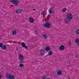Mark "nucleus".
Segmentation results:
<instances>
[{
    "label": "nucleus",
    "instance_id": "nucleus-26",
    "mask_svg": "<svg viewBox=\"0 0 79 79\" xmlns=\"http://www.w3.org/2000/svg\"><path fill=\"white\" fill-rule=\"evenodd\" d=\"M3 46V44L2 43H0V47H1V48H2Z\"/></svg>",
    "mask_w": 79,
    "mask_h": 79
},
{
    "label": "nucleus",
    "instance_id": "nucleus-13",
    "mask_svg": "<svg viewBox=\"0 0 79 79\" xmlns=\"http://www.w3.org/2000/svg\"><path fill=\"white\" fill-rule=\"evenodd\" d=\"M19 60H24V56H23L21 55H20L19 56Z\"/></svg>",
    "mask_w": 79,
    "mask_h": 79
},
{
    "label": "nucleus",
    "instance_id": "nucleus-9",
    "mask_svg": "<svg viewBox=\"0 0 79 79\" xmlns=\"http://www.w3.org/2000/svg\"><path fill=\"white\" fill-rule=\"evenodd\" d=\"M51 48L49 46H46L45 48V50L46 52H48L49 50H50Z\"/></svg>",
    "mask_w": 79,
    "mask_h": 79
},
{
    "label": "nucleus",
    "instance_id": "nucleus-10",
    "mask_svg": "<svg viewBox=\"0 0 79 79\" xmlns=\"http://www.w3.org/2000/svg\"><path fill=\"white\" fill-rule=\"evenodd\" d=\"M57 74L58 76H60V75H61L62 74V71L61 70H59L57 72Z\"/></svg>",
    "mask_w": 79,
    "mask_h": 79
},
{
    "label": "nucleus",
    "instance_id": "nucleus-12",
    "mask_svg": "<svg viewBox=\"0 0 79 79\" xmlns=\"http://www.w3.org/2000/svg\"><path fill=\"white\" fill-rule=\"evenodd\" d=\"M6 45L5 44L4 45H3L2 47V50H6Z\"/></svg>",
    "mask_w": 79,
    "mask_h": 79
},
{
    "label": "nucleus",
    "instance_id": "nucleus-11",
    "mask_svg": "<svg viewBox=\"0 0 79 79\" xmlns=\"http://www.w3.org/2000/svg\"><path fill=\"white\" fill-rule=\"evenodd\" d=\"M29 22L31 23H34V20L33 18H31L29 19Z\"/></svg>",
    "mask_w": 79,
    "mask_h": 79
},
{
    "label": "nucleus",
    "instance_id": "nucleus-23",
    "mask_svg": "<svg viewBox=\"0 0 79 79\" xmlns=\"http://www.w3.org/2000/svg\"><path fill=\"white\" fill-rule=\"evenodd\" d=\"M76 34H79V29L77 30L76 31Z\"/></svg>",
    "mask_w": 79,
    "mask_h": 79
},
{
    "label": "nucleus",
    "instance_id": "nucleus-7",
    "mask_svg": "<svg viewBox=\"0 0 79 79\" xmlns=\"http://www.w3.org/2000/svg\"><path fill=\"white\" fill-rule=\"evenodd\" d=\"M40 54L41 56H43L44 55V50H43V49H41L40 51Z\"/></svg>",
    "mask_w": 79,
    "mask_h": 79
},
{
    "label": "nucleus",
    "instance_id": "nucleus-32",
    "mask_svg": "<svg viewBox=\"0 0 79 79\" xmlns=\"http://www.w3.org/2000/svg\"><path fill=\"white\" fill-rule=\"evenodd\" d=\"M45 19H46L45 18H44L43 19L44 21H45Z\"/></svg>",
    "mask_w": 79,
    "mask_h": 79
},
{
    "label": "nucleus",
    "instance_id": "nucleus-27",
    "mask_svg": "<svg viewBox=\"0 0 79 79\" xmlns=\"http://www.w3.org/2000/svg\"><path fill=\"white\" fill-rule=\"evenodd\" d=\"M44 13H45V11H43L41 12V15H44Z\"/></svg>",
    "mask_w": 79,
    "mask_h": 79
},
{
    "label": "nucleus",
    "instance_id": "nucleus-19",
    "mask_svg": "<svg viewBox=\"0 0 79 79\" xmlns=\"http://www.w3.org/2000/svg\"><path fill=\"white\" fill-rule=\"evenodd\" d=\"M43 37H44V39H47V35L46 34H44L43 35Z\"/></svg>",
    "mask_w": 79,
    "mask_h": 79
},
{
    "label": "nucleus",
    "instance_id": "nucleus-17",
    "mask_svg": "<svg viewBox=\"0 0 79 79\" xmlns=\"http://www.w3.org/2000/svg\"><path fill=\"white\" fill-rule=\"evenodd\" d=\"M16 34V31L14 30L12 32V34L13 35H15Z\"/></svg>",
    "mask_w": 79,
    "mask_h": 79
},
{
    "label": "nucleus",
    "instance_id": "nucleus-35",
    "mask_svg": "<svg viewBox=\"0 0 79 79\" xmlns=\"http://www.w3.org/2000/svg\"><path fill=\"white\" fill-rule=\"evenodd\" d=\"M77 44H78V46H79V43H77Z\"/></svg>",
    "mask_w": 79,
    "mask_h": 79
},
{
    "label": "nucleus",
    "instance_id": "nucleus-6",
    "mask_svg": "<svg viewBox=\"0 0 79 79\" xmlns=\"http://www.w3.org/2000/svg\"><path fill=\"white\" fill-rule=\"evenodd\" d=\"M21 45H22V47H23L25 48L26 49H28V48L26 46V44H25V43L24 42L22 43Z\"/></svg>",
    "mask_w": 79,
    "mask_h": 79
},
{
    "label": "nucleus",
    "instance_id": "nucleus-14",
    "mask_svg": "<svg viewBox=\"0 0 79 79\" xmlns=\"http://www.w3.org/2000/svg\"><path fill=\"white\" fill-rule=\"evenodd\" d=\"M20 60L19 62V63H21V64H22V63H23L24 62V59H22Z\"/></svg>",
    "mask_w": 79,
    "mask_h": 79
},
{
    "label": "nucleus",
    "instance_id": "nucleus-4",
    "mask_svg": "<svg viewBox=\"0 0 79 79\" xmlns=\"http://www.w3.org/2000/svg\"><path fill=\"white\" fill-rule=\"evenodd\" d=\"M59 49L60 50L62 51V50H64L65 49V47H64V46L63 45H61L59 47Z\"/></svg>",
    "mask_w": 79,
    "mask_h": 79
},
{
    "label": "nucleus",
    "instance_id": "nucleus-8",
    "mask_svg": "<svg viewBox=\"0 0 79 79\" xmlns=\"http://www.w3.org/2000/svg\"><path fill=\"white\" fill-rule=\"evenodd\" d=\"M6 77L7 79H10L11 78V75L9 73H6Z\"/></svg>",
    "mask_w": 79,
    "mask_h": 79
},
{
    "label": "nucleus",
    "instance_id": "nucleus-20",
    "mask_svg": "<svg viewBox=\"0 0 79 79\" xmlns=\"http://www.w3.org/2000/svg\"><path fill=\"white\" fill-rule=\"evenodd\" d=\"M48 12L50 14H52V13H53V12L52 11V10H51L50 9L49 10Z\"/></svg>",
    "mask_w": 79,
    "mask_h": 79
},
{
    "label": "nucleus",
    "instance_id": "nucleus-29",
    "mask_svg": "<svg viewBox=\"0 0 79 79\" xmlns=\"http://www.w3.org/2000/svg\"><path fill=\"white\" fill-rule=\"evenodd\" d=\"M2 77H3V76L0 74V79H1Z\"/></svg>",
    "mask_w": 79,
    "mask_h": 79
},
{
    "label": "nucleus",
    "instance_id": "nucleus-31",
    "mask_svg": "<svg viewBox=\"0 0 79 79\" xmlns=\"http://www.w3.org/2000/svg\"><path fill=\"white\" fill-rule=\"evenodd\" d=\"M35 34H37V31H35Z\"/></svg>",
    "mask_w": 79,
    "mask_h": 79
},
{
    "label": "nucleus",
    "instance_id": "nucleus-30",
    "mask_svg": "<svg viewBox=\"0 0 79 79\" xmlns=\"http://www.w3.org/2000/svg\"><path fill=\"white\" fill-rule=\"evenodd\" d=\"M71 41H69V46L70 45H71Z\"/></svg>",
    "mask_w": 79,
    "mask_h": 79
},
{
    "label": "nucleus",
    "instance_id": "nucleus-24",
    "mask_svg": "<svg viewBox=\"0 0 79 79\" xmlns=\"http://www.w3.org/2000/svg\"><path fill=\"white\" fill-rule=\"evenodd\" d=\"M23 66H24V64H20L19 65V67H22Z\"/></svg>",
    "mask_w": 79,
    "mask_h": 79
},
{
    "label": "nucleus",
    "instance_id": "nucleus-28",
    "mask_svg": "<svg viewBox=\"0 0 79 79\" xmlns=\"http://www.w3.org/2000/svg\"><path fill=\"white\" fill-rule=\"evenodd\" d=\"M50 18V15H49L48 16V19H49V18Z\"/></svg>",
    "mask_w": 79,
    "mask_h": 79
},
{
    "label": "nucleus",
    "instance_id": "nucleus-18",
    "mask_svg": "<svg viewBox=\"0 0 79 79\" xmlns=\"http://www.w3.org/2000/svg\"><path fill=\"white\" fill-rule=\"evenodd\" d=\"M10 79H15V76L13 75H11Z\"/></svg>",
    "mask_w": 79,
    "mask_h": 79
},
{
    "label": "nucleus",
    "instance_id": "nucleus-1",
    "mask_svg": "<svg viewBox=\"0 0 79 79\" xmlns=\"http://www.w3.org/2000/svg\"><path fill=\"white\" fill-rule=\"evenodd\" d=\"M72 19V15L71 14H68L67 16V18H65L64 20L65 24H68L69 22H70V20Z\"/></svg>",
    "mask_w": 79,
    "mask_h": 79
},
{
    "label": "nucleus",
    "instance_id": "nucleus-15",
    "mask_svg": "<svg viewBox=\"0 0 79 79\" xmlns=\"http://www.w3.org/2000/svg\"><path fill=\"white\" fill-rule=\"evenodd\" d=\"M50 10H51L53 12H54V10H55V7H54L53 6H52V8L50 9Z\"/></svg>",
    "mask_w": 79,
    "mask_h": 79
},
{
    "label": "nucleus",
    "instance_id": "nucleus-22",
    "mask_svg": "<svg viewBox=\"0 0 79 79\" xmlns=\"http://www.w3.org/2000/svg\"><path fill=\"white\" fill-rule=\"evenodd\" d=\"M52 55V51H50L49 52V55Z\"/></svg>",
    "mask_w": 79,
    "mask_h": 79
},
{
    "label": "nucleus",
    "instance_id": "nucleus-5",
    "mask_svg": "<svg viewBox=\"0 0 79 79\" xmlns=\"http://www.w3.org/2000/svg\"><path fill=\"white\" fill-rule=\"evenodd\" d=\"M23 11V10L21 9H18L16 10V13L19 14V13H21V11Z\"/></svg>",
    "mask_w": 79,
    "mask_h": 79
},
{
    "label": "nucleus",
    "instance_id": "nucleus-36",
    "mask_svg": "<svg viewBox=\"0 0 79 79\" xmlns=\"http://www.w3.org/2000/svg\"><path fill=\"white\" fill-rule=\"evenodd\" d=\"M33 10V11H35V9H34Z\"/></svg>",
    "mask_w": 79,
    "mask_h": 79
},
{
    "label": "nucleus",
    "instance_id": "nucleus-37",
    "mask_svg": "<svg viewBox=\"0 0 79 79\" xmlns=\"http://www.w3.org/2000/svg\"><path fill=\"white\" fill-rule=\"evenodd\" d=\"M78 56H76V57H77Z\"/></svg>",
    "mask_w": 79,
    "mask_h": 79
},
{
    "label": "nucleus",
    "instance_id": "nucleus-16",
    "mask_svg": "<svg viewBox=\"0 0 79 79\" xmlns=\"http://www.w3.org/2000/svg\"><path fill=\"white\" fill-rule=\"evenodd\" d=\"M79 38H77L76 39V40H75L76 43L77 44H78V43H79Z\"/></svg>",
    "mask_w": 79,
    "mask_h": 79
},
{
    "label": "nucleus",
    "instance_id": "nucleus-33",
    "mask_svg": "<svg viewBox=\"0 0 79 79\" xmlns=\"http://www.w3.org/2000/svg\"><path fill=\"white\" fill-rule=\"evenodd\" d=\"M16 50L17 51H18V48H16Z\"/></svg>",
    "mask_w": 79,
    "mask_h": 79
},
{
    "label": "nucleus",
    "instance_id": "nucleus-25",
    "mask_svg": "<svg viewBox=\"0 0 79 79\" xmlns=\"http://www.w3.org/2000/svg\"><path fill=\"white\" fill-rule=\"evenodd\" d=\"M46 77H47V76L45 75H44L43 77H42L43 79H46Z\"/></svg>",
    "mask_w": 79,
    "mask_h": 79
},
{
    "label": "nucleus",
    "instance_id": "nucleus-2",
    "mask_svg": "<svg viewBox=\"0 0 79 79\" xmlns=\"http://www.w3.org/2000/svg\"><path fill=\"white\" fill-rule=\"evenodd\" d=\"M10 1L11 3H13V4L15 6H17L19 3L18 0H10Z\"/></svg>",
    "mask_w": 79,
    "mask_h": 79
},
{
    "label": "nucleus",
    "instance_id": "nucleus-34",
    "mask_svg": "<svg viewBox=\"0 0 79 79\" xmlns=\"http://www.w3.org/2000/svg\"><path fill=\"white\" fill-rule=\"evenodd\" d=\"M66 63H69V61H67V62H66Z\"/></svg>",
    "mask_w": 79,
    "mask_h": 79
},
{
    "label": "nucleus",
    "instance_id": "nucleus-3",
    "mask_svg": "<svg viewBox=\"0 0 79 79\" xmlns=\"http://www.w3.org/2000/svg\"><path fill=\"white\" fill-rule=\"evenodd\" d=\"M44 27L46 28H50L51 26H50V24L49 23H46L43 24Z\"/></svg>",
    "mask_w": 79,
    "mask_h": 79
},
{
    "label": "nucleus",
    "instance_id": "nucleus-21",
    "mask_svg": "<svg viewBox=\"0 0 79 79\" xmlns=\"http://www.w3.org/2000/svg\"><path fill=\"white\" fill-rule=\"evenodd\" d=\"M66 11V8H64L62 10V12H65V11Z\"/></svg>",
    "mask_w": 79,
    "mask_h": 79
}]
</instances>
